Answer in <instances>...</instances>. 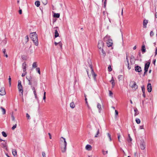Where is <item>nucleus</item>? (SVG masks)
<instances>
[{"mask_svg":"<svg viewBox=\"0 0 157 157\" xmlns=\"http://www.w3.org/2000/svg\"><path fill=\"white\" fill-rule=\"evenodd\" d=\"M150 64V63L149 62H147L145 64L144 70V71H145L146 72H147Z\"/></svg>","mask_w":157,"mask_h":157,"instance_id":"6e6552de","label":"nucleus"},{"mask_svg":"<svg viewBox=\"0 0 157 157\" xmlns=\"http://www.w3.org/2000/svg\"><path fill=\"white\" fill-rule=\"evenodd\" d=\"M130 85L132 89H136L138 88V86L136 84V82L133 81L130 82Z\"/></svg>","mask_w":157,"mask_h":157,"instance_id":"39448f33","label":"nucleus"},{"mask_svg":"<svg viewBox=\"0 0 157 157\" xmlns=\"http://www.w3.org/2000/svg\"><path fill=\"white\" fill-rule=\"evenodd\" d=\"M104 43L101 40L99 41L98 44V48L100 50L103 48L104 47Z\"/></svg>","mask_w":157,"mask_h":157,"instance_id":"423d86ee","label":"nucleus"},{"mask_svg":"<svg viewBox=\"0 0 157 157\" xmlns=\"http://www.w3.org/2000/svg\"><path fill=\"white\" fill-rule=\"evenodd\" d=\"M148 23V21L146 20H144L143 22V27L144 28H146L147 27V25Z\"/></svg>","mask_w":157,"mask_h":157,"instance_id":"a211bd4d","label":"nucleus"},{"mask_svg":"<svg viewBox=\"0 0 157 157\" xmlns=\"http://www.w3.org/2000/svg\"><path fill=\"white\" fill-rule=\"evenodd\" d=\"M111 39L110 36L109 35H106L104 38L103 40L104 41H107Z\"/></svg>","mask_w":157,"mask_h":157,"instance_id":"2eb2a0df","label":"nucleus"},{"mask_svg":"<svg viewBox=\"0 0 157 157\" xmlns=\"http://www.w3.org/2000/svg\"><path fill=\"white\" fill-rule=\"evenodd\" d=\"M135 69L136 71L138 72H140L142 71L141 67L138 66H135Z\"/></svg>","mask_w":157,"mask_h":157,"instance_id":"9d476101","label":"nucleus"},{"mask_svg":"<svg viewBox=\"0 0 157 157\" xmlns=\"http://www.w3.org/2000/svg\"><path fill=\"white\" fill-rule=\"evenodd\" d=\"M2 52L4 54V56L7 58L8 56L7 54L6 53V49H3L2 50Z\"/></svg>","mask_w":157,"mask_h":157,"instance_id":"aec40b11","label":"nucleus"},{"mask_svg":"<svg viewBox=\"0 0 157 157\" xmlns=\"http://www.w3.org/2000/svg\"><path fill=\"white\" fill-rule=\"evenodd\" d=\"M107 135L108 136V137H109V140L110 141H111V135L109 134V133H107Z\"/></svg>","mask_w":157,"mask_h":157,"instance_id":"37998d69","label":"nucleus"},{"mask_svg":"<svg viewBox=\"0 0 157 157\" xmlns=\"http://www.w3.org/2000/svg\"><path fill=\"white\" fill-rule=\"evenodd\" d=\"M9 82L10 86L11 85V78L10 76H9Z\"/></svg>","mask_w":157,"mask_h":157,"instance_id":"e433bc0d","label":"nucleus"},{"mask_svg":"<svg viewBox=\"0 0 157 157\" xmlns=\"http://www.w3.org/2000/svg\"><path fill=\"white\" fill-rule=\"evenodd\" d=\"M100 53L104 57L105 55V52L103 50V48L100 49L99 50Z\"/></svg>","mask_w":157,"mask_h":157,"instance_id":"f3484780","label":"nucleus"},{"mask_svg":"<svg viewBox=\"0 0 157 157\" xmlns=\"http://www.w3.org/2000/svg\"><path fill=\"white\" fill-rule=\"evenodd\" d=\"M157 54V48H156L155 51V56H156Z\"/></svg>","mask_w":157,"mask_h":157,"instance_id":"680f3d73","label":"nucleus"},{"mask_svg":"<svg viewBox=\"0 0 157 157\" xmlns=\"http://www.w3.org/2000/svg\"><path fill=\"white\" fill-rule=\"evenodd\" d=\"M154 35V33L152 31H151L150 33V36H152Z\"/></svg>","mask_w":157,"mask_h":157,"instance_id":"de8ad7c7","label":"nucleus"},{"mask_svg":"<svg viewBox=\"0 0 157 157\" xmlns=\"http://www.w3.org/2000/svg\"><path fill=\"white\" fill-rule=\"evenodd\" d=\"M143 93H144L145 92V88L144 86H142L141 87Z\"/></svg>","mask_w":157,"mask_h":157,"instance_id":"4c0bfd02","label":"nucleus"},{"mask_svg":"<svg viewBox=\"0 0 157 157\" xmlns=\"http://www.w3.org/2000/svg\"><path fill=\"white\" fill-rule=\"evenodd\" d=\"M61 138L63 139L64 140V147L63 149H62V152L63 153H64L66 151L67 149V143L66 142V139L65 138L63 137H61L60 138V140H61Z\"/></svg>","mask_w":157,"mask_h":157,"instance_id":"20e7f679","label":"nucleus"},{"mask_svg":"<svg viewBox=\"0 0 157 157\" xmlns=\"http://www.w3.org/2000/svg\"><path fill=\"white\" fill-rule=\"evenodd\" d=\"M147 88L148 92H151L152 90V87L151 83H148Z\"/></svg>","mask_w":157,"mask_h":157,"instance_id":"f8f14e48","label":"nucleus"},{"mask_svg":"<svg viewBox=\"0 0 157 157\" xmlns=\"http://www.w3.org/2000/svg\"><path fill=\"white\" fill-rule=\"evenodd\" d=\"M126 59L127 62L128 63V65H129V61H128V57H127V56H126Z\"/></svg>","mask_w":157,"mask_h":157,"instance_id":"13d9d810","label":"nucleus"},{"mask_svg":"<svg viewBox=\"0 0 157 157\" xmlns=\"http://www.w3.org/2000/svg\"><path fill=\"white\" fill-rule=\"evenodd\" d=\"M25 72V73H22V77H24V76L26 74H27V72L25 71V72Z\"/></svg>","mask_w":157,"mask_h":157,"instance_id":"603ef678","label":"nucleus"},{"mask_svg":"<svg viewBox=\"0 0 157 157\" xmlns=\"http://www.w3.org/2000/svg\"><path fill=\"white\" fill-rule=\"evenodd\" d=\"M140 147L142 150H144L145 149V144L144 141H141L140 144Z\"/></svg>","mask_w":157,"mask_h":157,"instance_id":"0eeeda50","label":"nucleus"},{"mask_svg":"<svg viewBox=\"0 0 157 157\" xmlns=\"http://www.w3.org/2000/svg\"><path fill=\"white\" fill-rule=\"evenodd\" d=\"M36 71L38 72V73L40 75V68L39 67H37L36 69Z\"/></svg>","mask_w":157,"mask_h":157,"instance_id":"c9c22d12","label":"nucleus"},{"mask_svg":"<svg viewBox=\"0 0 157 157\" xmlns=\"http://www.w3.org/2000/svg\"><path fill=\"white\" fill-rule=\"evenodd\" d=\"M106 4V0H105L104 3V6L105 8Z\"/></svg>","mask_w":157,"mask_h":157,"instance_id":"4d7b16f0","label":"nucleus"},{"mask_svg":"<svg viewBox=\"0 0 157 157\" xmlns=\"http://www.w3.org/2000/svg\"><path fill=\"white\" fill-rule=\"evenodd\" d=\"M55 37L56 38L59 36V34L58 33V31L57 30V29H56L55 30Z\"/></svg>","mask_w":157,"mask_h":157,"instance_id":"4be33fe9","label":"nucleus"},{"mask_svg":"<svg viewBox=\"0 0 157 157\" xmlns=\"http://www.w3.org/2000/svg\"><path fill=\"white\" fill-rule=\"evenodd\" d=\"M31 88L32 89V90H33V93H34V95H35V98L36 99H38V98H37V95H36V92L35 90L34 87V86H31Z\"/></svg>","mask_w":157,"mask_h":157,"instance_id":"ddd939ff","label":"nucleus"},{"mask_svg":"<svg viewBox=\"0 0 157 157\" xmlns=\"http://www.w3.org/2000/svg\"><path fill=\"white\" fill-rule=\"evenodd\" d=\"M48 134L49 135L50 139H52V136H51V134L50 133H48Z\"/></svg>","mask_w":157,"mask_h":157,"instance_id":"338daca9","label":"nucleus"},{"mask_svg":"<svg viewBox=\"0 0 157 157\" xmlns=\"http://www.w3.org/2000/svg\"><path fill=\"white\" fill-rule=\"evenodd\" d=\"M18 88L19 92L21 93L20 94V96H23V89L22 86L21 84V82L20 80L18 81Z\"/></svg>","mask_w":157,"mask_h":157,"instance_id":"f03ea898","label":"nucleus"},{"mask_svg":"<svg viewBox=\"0 0 157 157\" xmlns=\"http://www.w3.org/2000/svg\"><path fill=\"white\" fill-rule=\"evenodd\" d=\"M46 92H44V97H43V100L44 101H45V99H46Z\"/></svg>","mask_w":157,"mask_h":157,"instance_id":"58836bf2","label":"nucleus"},{"mask_svg":"<svg viewBox=\"0 0 157 157\" xmlns=\"http://www.w3.org/2000/svg\"><path fill=\"white\" fill-rule=\"evenodd\" d=\"M134 112H135V114H134V116H135L137 115L139 113V111H138L137 109L136 108V109H134Z\"/></svg>","mask_w":157,"mask_h":157,"instance_id":"393cba45","label":"nucleus"},{"mask_svg":"<svg viewBox=\"0 0 157 157\" xmlns=\"http://www.w3.org/2000/svg\"><path fill=\"white\" fill-rule=\"evenodd\" d=\"M31 38L34 43L35 45L37 46L38 45V39L37 36L36 32H33L31 33Z\"/></svg>","mask_w":157,"mask_h":157,"instance_id":"f257e3e1","label":"nucleus"},{"mask_svg":"<svg viewBox=\"0 0 157 157\" xmlns=\"http://www.w3.org/2000/svg\"><path fill=\"white\" fill-rule=\"evenodd\" d=\"M117 135H118V141L119 142H120V137L121 136L120 134L118 133L117 134Z\"/></svg>","mask_w":157,"mask_h":157,"instance_id":"09e8293b","label":"nucleus"},{"mask_svg":"<svg viewBox=\"0 0 157 157\" xmlns=\"http://www.w3.org/2000/svg\"><path fill=\"white\" fill-rule=\"evenodd\" d=\"M25 38L26 39V42H28L29 40V38H28V36H25Z\"/></svg>","mask_w":157,"mask_h":157,"instance_id":"3c124183","label":"nucleus"},{"mask_svg":"<svg viewBox=\"0 0 157 157\" xmlns=\"http://www.w3.org/2000/svg\"><path fill=\"white\" fill-rule=\"evenodd\" d=\"M2 136L4 137H7V134L6 133L4 132V131H3L2 132Z\"/></svg>","mask_w":157,"mask_h":157,"instance_id":"f704fd0d","label":"nucleus"},{"mask_svg":"<svg viewBox=\"0 0 157 157\" xmlns=\"http://www.w3.org/2000/svg\"><path fill=\"white\" fill-rule=\"evenodd\" d=\"M70 106L72 109H73L75 107V105L73 102H71L70 103Z\"/></svg>","mask_w":157,"mask_h":157,"instance_id":"a878e982","label":"nucleus"},{"mask_svg":"<svg viewBox=\"0 0 157 157\" xmlns=\"http://www.w3.org/2000/svg\"><path fill=\"white\" fill-rule=\"evenodd\" d=\"M85 101H86V104L87 105V104H88V102H87V98H86V95H85Z\"/></svg>","mask_w":157,"mask_h":157,"instance_id":"864d4df0","label":"nucleus"},{"mask_svg":"<svg viewBox=\"0 0 157 157\" xmlns=\"http://www.w3.org/2000/svg\"><path fill=\"white\" fill-rule=\"evenodd\" d=\"M86 149L88 151H90L92 149V147L89 144L87 145L85 147Z\"/></svg>","mask_w":157,"mask_h":157,"instance_id":"6ab92c4d","label":"nucleus"},{"mask_svg":"<svg viewBox=\"0 0 157 157\" xmlns=\"http://www.w3.org/2000/svg\"><path fill=\"white\" fill-rule=\"evenodd\" d=\"M35 5L37 7H39L40 5V2L39 1H36L35 2Z\"/></svg>","mask_w":157,"mask_h":157,"instance_id":"c85d7f7f","label":"nucleus"},{"mask_svg":"<svg viewBox=\"0 0 157 157\" xmlns=\"http://www.w3.org/2000/svg\"><path fill=\"white\" fill-rule=\"evenodd\" d=\"M0 109L2 110V114L3 115H4L6 114V111L5 109L3 108L2 107H0Z\"/></svg>","mask_w":157,"mask_h":157,"instance_id":"bb28decb","label":"nucleus"},{"mask_svg":"<svg viewBox=\"0 0 157 157\" xmlns=\"http://www.w3.org/2000/svg\"><path fill=\"white\" fill-rule=\"evenodd\" d=\"M22 10H20L19 11V13L20 14H22Z\"/></svg>","mask_w":157,"mask_h":157,"instance_id":"69168bd1","label":"nucleus"},{"mask_svg":"<svg viewBox=\"0 0 157 157\" xmlns=\"http://www.w3.org/2000/svg\"><path fill=\"white\" fill-rule=\"evenodd\" d=\"M102 152L104 155H105L106 154H107L108 151H105L104 150H103L102 151Z\"/></svg>","mask_w":157,"mask_h":157,"instance_id":"79ce46f5","label":"nucleus"},{"mask_svg":"<svg viewBox=\"0 0 157 157\" xmlns=\"http://www.w3.org/2000/svg\"><path fill=\"white\" fill-rule=\"evenodd\" d=\"M60 15L58 13H55L54 14V17H55L59 18V17Z\"/></svg>","mask_w":157,"mask_h":157,"instance_id":"7c9ffc66","label":"nucleus"},{"mask_svg":"<svg viewBox=\"0 0 157 157\" xmlns=\"http://www.w3.org/2000/svg\"><path fill=\"white\" fill-rule=\"evenodd\" d=\"M97 107V108L98 109L99 112L100 113L101 110V104L99 103H98Z\"/></svg>","mask_w":157,"mask_h":157,"instance_id":"412c9836","label":"nucleus"},{"mask_svg":"<svg viewBox=\"0 0 157 157\" xmlns=\"http://www.w3.org/2000/svg\"><path fill=\"white\" fill-rule=\"evenodd\" d=\"M43 3L44 4V5H45L47 4V1L46 0H45L44 2H43Z\"/></svg>","mask_w":157,"mask_h":157,"instance_id":"0e129e2a","label":"nucleus"},{"mask_svg":"<svg viewBox=\"0 0 157 157\" xmlns=\"http://www.w3.org/2000/svg\"><path fill=\"white\" fill-rule=\"evenodd\" d=\"M108 71H111L112 70V69L111 66L109 65L108 67Z\"/></svg>","mask_w":157,"mask_h":157,"instance_id":"a19ab883","label":"nucleus"},{"mask_svg":"<svg viewBox=\"0 0 157 157\" xmlns=\"http://www.w3.org/2000/svg\"><path fill=\"white\" fill-rule=\"evenodd\" d=\"M12 154L13 155L15 156L17 154V152L15 149H13L12 151Z\"/></svg>","mask_w":157,"mask_h":157,"instance_id":"cd10ccee","label":"nucleus"},{"mask_svg":"<svg viewBox=\"0 0 157 157\" xmlns=\"http://www.w3.org/2000/svg\"><path fill=\"white\" fill-rule=\"evenodd\" d=\"M115 116L116 117L117 115H118V112L117 110H115Z\"/></svg>","mask_w":157,"mask_h":157,"instance_id":"6e6d98bb","label":"nucleus"},{"mask_svg":"<svg viewBox=\"0 0 157 157\" xmlns=\"http://www.w3.org/2000/svg\"><path fill=\"white\" fill-rule=\"evenodd\" d=\"M26 78L29 81V83L28 84L29 85H32V78L31 77H30L29 78H28L27 77H26Z\"/></svg>","mask_w":157,"mask_h":157,"instance_id":"dca6fc26","label":"nucleus"},{"mask_svg":"<svg viewBox=\"0 0 157 157\" xmlns=\"http://www.w3.org/2000/svg\"><path fill=\"white\" fill-rule=\"evenodd\" d=\"M139 128L140 129H144V126L143 125H142V126H140L139 127Z\"/></svg>","mask_w":157,"mask_h":157,"instance_id":"052dcab7","label":"nucleus"},{"mask_svg":"<svg viewBox=\"0 0 157 157\" xmlns=\"http://www.w3.org/2000/svg\"><path fill=\"white\" fill-rule=\"evenodd\" d=\"M109 96L112 97V95H113V93L112 92V91H111L110 90H109Z\"/></svg>","mask_w":157,"mask_h":157,"instance_id":"a18cd8bd","label":"nucleus"},{"mask_svg":"<svg viewBox=\"0 0 157 157\" xmlns=\"http://www.w3.org/2000/svg\"><path fill=\"white\" fill-rule=\"evenodd\" d=\"M32 67L33 68H35L37 67V63L36 62H34L33 63Z\"/></svg>","mask_w":157,"mask_h":157,"instance_id":"c756f323","label":"nucleus"},{"mask_svg":"<svg viewBox=\"0 0 157 157\" xmlns=\"http://www.w3.org/2000/svg\"><path fill=\"white\" fill-rule=\"evenodd\" d=\"M141 50L143 53H144L146 52L145 46L144 45H143L142 47Z\"/></svg>","mask_w":157,"mask_h":157,"instance_id":"5701e85b","label":"nucleus"},{"mask_svg":"<svg viewBox=\"0 0 157 157\" xmlns=\"http://www.w3.org/2000/svg\"><path fill=\"white\" fill-rule=\"evenodd\" d=\"M11 119L13 121H14L15 120V117L13 114H12L11 115Z\"/></svg>","mask_w":157,"mask_h":157,"instance_id":"c03bdc74","label":"nucleus"},{"mask_svg":"<svg viewBox=\"0 0 157 157\" xmlns=\"http://www.w3.org/2000/svg\"><path fill=\"white\" fill-rule=\"evenodd\" d=\"M29 51L30 52V53L31 54L33 53V50L32 49H31L30 48V47L29 48Z\"/></svg>","mask_w":157,"mask_h":157,"instance_id":"ea45409f","label":"nucleus"},{"mask_svg":"<svg viewBox=\"0 0 157 157\" xmlns=\"http://www.w3.org/2000/svg\"><path fill=\"white\" fill-rule=\"evenodd\" d=\"M17 125L16 124L15 125H13L12 128V129L14 130L15 128H16L17 127Z\"/></svg>","mask_w":157,"mask_h":157,"instance_id":"49530a36","label":"nucleus"},{"mask_svg":"<svg viewBox=\"0 0 157 157\" xmlns=\"http://www.w3.org/2000/svg\"><path fill=\"white\" fill-rule=\"evenodd\" d=\"M26 117H27V118L28 119H29L30 118V116L28 114V113H26Z\"/></svg>","mask_w":157,"mask_h":157,"instance_id":"5fc2aeb1","label":"nucleus"},{"mask_svg":"<svg viewBox=\"0 0 157 157\" xmlns=\"http://www.w3.org/2000/svg\"><path fill=\"white\" fill-rule=\"evenodd\" d=\"M42 155L43 157H46V154L44 152H42Z\"/></svg>","mask_w":157,"mask_h":157,"instance_id":"8fccbe9b","label":"nucleus"},{"mask_svg":"<svg viewBox=\"0 0 157 157\" xmlns=\"http://www.w3.org/2000/svg\"><path fill=\"white\" fill-rule=\"evenodd\" d=\"M58 43L59 45L60 48L61 49H62V42H61V41H60L58 42Z\"/></svg>","mask_w":157,"mask_h":157,"instance_id":"2f4dec72","label":"nucleus"},{"mask_svg":"<svg viewBox=\"0 0 157 157\" xmlns=\"http://www.w3.org/2000/svg\"><path fill=\"white\" fill-rule=\"evenodd\" d=\"M100 134V129L99 128L97 129V133L95 136V137H97L99 136Z\"/></svg>","mask_w":157,"mask_h":157,"instance_id":"b1692460","label":"nucleus"},{"mask_svg":"<svg viewBox=\"0 0 157 157\" xmlns=\"http://www.w3.org/2000/svg\"><path fill=\"white\" fill-rule=\"evenodd\" d=\"M89 66L90 67V68L91 70L92 75L94 79L95 80L96 79V77L97 76V75L94 71L93 69L92 68V65L91 64H90L89 63Z\"/></svg>","mask_w":157,"mask_h":157,"instance_id":"7ed1b4c3","label":"nucleus"},{"mask_svg":"<svg viewBox=\"0 0 157 157\" xmlns=\"http://www.w3.org/2000/svg\"><path fill=\"white\" fill-rule=\"evenodd\" d=\"M107 45L108 47L112 46L113 44V41L111 39L109 40V41H107L106 42Z\"/></svg>","mask_w":157,"mask_h":157,"instance_id":"9b49d317","label":"nucleus"},{"mask_svg":"<svg viewBox=\"0 0 157 157\" xmlns=\"http://www.w3.org/2000/svg\"><path fill=\"white\" fill-rule=\"evenodd\" d=\"M6 94L5 89L4 87L1 88L0 89V95H4Z\"/></svg>","mask_w":157,"mask_h":157,"instance_id":"1a4fd4ad","label":"nucleus"},{"mask_svg":"<svg viewBox=\"0 0 157 157\" xmlns=\"http://www.w3.org/2000/svg\"><path fill=\"white\" fill-rule=\"evenodd\" d=\"M87 107H88V108L89 109H91V108L90 107V106L89 105H88V104H87Z\"/></svg>","mask_w":157,"mask_h":157,"instance_id":"e2e57ef3","label":"nucleus"},{"mask_svg":"<svg viewBox=\"0 0 157 157\" xmlns=\"http://www.w3.org/2000/svg\"><path fill=\"white\" fill-rule=\"evenodd\" d=\"M136 123L138 124H139L140 123V120L139 118H136Z\"/></svg>","mask_w":157,"mask_h":157,"instance_id":"473e14b6","label":"nucleus"},{"mask_svg":"<svg viewBox=\"0 0 157 157\" xmlns=\"http://www.w3.org/2000/svg\"><path fill=\"white\" fill-rule=\"evenodd\" d=\"M129 139L128 140V141L129 142H131L132 141V139L130 136V134L128 135Z\"/></svg>","mask_w":157,"mask_h":157,"instance_id":"72a5a7b5","label":"nucleus"},{"mask_svg":"<svg viewBox=\"0 0 157 157\" xmlns=\"http://www.w3.org/2000/svg\"><path fill=\"white\" fill-rule=\"evenodd\" d=\"M111 83L112 85V87H113L115 85V83L114 82V81H113V82H112Z\"/></svg>","mask_w":157,"mask_h":157,"instance_id":"bf43d9fd","label":"nucleus"},{"mask_svg":"<svg viewBox=\"0 0 157 157\" xmlns=\"http://www.w3.org/2000/svg\"><path fill=\"white\" fill-rule=\"evenodd\" d=\"M143 96L145 98L146 97L145 94V92L144 93H143Z\"/></svg>","mask_w":157,"mask_h":157,"instance_id":"774afa93","label":"nucleus"},{"mask_svg":"<svg viewBox=\"0 0 157 157\" xmlns=\"http://www.w3.org/2000/svg\"><path fill=\"white\" fill-rule=\"evenodd\" d=\"M27 64L25 62L23 63L22 64V68L23 72H25L26 71Z\"/></svg>","mask_w":157,"mask_h":157,"instance_id":"4468645a","label":"nucleus"}]
</instances>
